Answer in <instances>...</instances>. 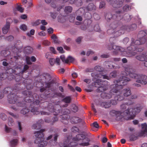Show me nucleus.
<instances>
[{
	"label": "nucleus",
	"mask_w": 147,
	"mask_h": 147,
	"mask_svg": "<svg viewBox=\"0 0 147 147\" xmlns=\"http://www.w3.org/2000/svg\"><path fill=\"white\" fill-rule=\"evenodd\" d=\"M129 138L130 141H134L138 139V136L133 134H131L129 136Z\"/></svg>",
	"instance_id": "obj_44"
},
{
	"label": "nucleus",
	"mask_w": 147,
	"mask_h": 147,
	"mask_svg": "<svg viewBox=\"0 0 147 147\" xmlns=\"http://www.w3.org/2000/svg\"><path fill=\"white\" fill-rule=\"evenodd\" d=\"M131 9V7L128 5H126L123 7V9L125 11H127Z\"/></svg>",
	"instance_id": "obj_51"
},
{
	"label": "nucleus",
	"mask_w": 147,
	"mask_h": 147,
	"mask_svg": "<svg viewBox=\"0 0 147 147\" xmlns=\"http://www.w3.org/2000/svg\"><path fill=\"white\" fill-rule=\"evenodd\" d=\"M50 106L49 105L48 107V110L51 112L55 113L54 114L55 115H57L61 111V107L59 105H55L54 106H52L50 107Z\"/></svg>",
	"instance_id": "obj_12"
},
{
	"label": "nucleus",
	"mask_w": 147,
	"mask_h": 147,
	"mask_svg": "<svg viewBox=\"0 0 147 147\" xmlns=\"http://www.w3.org/2000/svg\"><path fill=\"white\" fill-rule=\"evenodd\" d=\"M100 106L105 108H108L111 107L109 101L101 102L100 104Z\"/></svg>",
	"instance_id": "obj_26"
},
{
	"label": "nucleus",
	"mask_w": 147,
	"mask_h": 147,
	"mask_svg": "<svg viewBox=\"0 0 147 147\" xmlns=\"http://www.w3.org/2000/svg\"><path fill=\"white\" fill-rule=\"evenodd\" d=\"M40 20H38L35 22L32 23V25L33 26H36L40 24Z\"/></svg>",
	"instance_id": "obj_54"
},
{
	"label": "nucleus",
	"mask_w": 147,
	"mask_h": 147,
	"mask_svg": "<svg viewBox=\"0 0 147 147\" xmlns=\"http://www.w3.org/2000/svg\"><path fill=\"white\" fill-rule=\"evenodd\" d=\"M33 51V49L32 47L30 46L26 47L24 49V52L27 54H31Z\"/></svg>",
	"instance_id": "obj_25"
},
{
	"label": "nucleus",
	"mask_w": 147,
	"mask_h": 147,
	"mask_svg": "<svg viewBox=\"0 0 147 147\" xmlns=\"http://www.w3.org/2000/svg\"><path fill=\"white\" fill-rule=\"evenodd\" d=\"M1 118L3 120H5L7 118V116L5 114L1 113L0 114Z\"/></svg>",
	"instance_id": "obj_57"
},
{
	"label": "nucleus",
	"mask_w": 147,
	"mask_h": 147,
	"mask_svg": "<svg viewBox=\"0 0 147 147\" xmlns=\"http://www.w3.org/2000/svg\"><path fill=\"white\" fill-rule=\"evenodd\" d=\"M13 37L11 35H10L8 36L7 37L6 39L8 41H11L13 39Z\"/></svg>",
	"instance_id": "obj_64"
},
{
	"label": "nucleus",
	"mask_w": 147,
	"mask_h": 147,
	"mask_svg": "<svg viewBox=\"0 0 147 147\" xmlns=\"http://www.w3.org/2000/svg\"><path fill=\"white\" fill-rule=\"evenodd\" d=\"M72 111L74 112H76L78 111V107L75 105H72Z\"/></svg>",
	"instance_id": "obj_59"
},
{
	"label": "nucleus",
	"mask_w": 147,
	"mask_h": 147,
	"mask_svg": "<svg viewBox=\"0 0 147 147\" xmlns=\"http://www.w3.org/2000/svg\"><path fill=\"white\" fill-rule=\"evenodd\" d=\"M8 124L9 126H12L14 124V121L12 119L9 117L8 118Z\"/></svg>",
	"instance_id": "obj_47"
},
{
	"label": "nucleus",
	"mask_w": 147,
	"mask_h": 147,
	"mask_svg": "<svg viewBox=\"0 0 147 147\" xmlns=\"http://www.w3.org/2000/svg\"><path fill=\"white\" fill-rule=\"evenodd\" d=\"M70 120L72 123H77L81 121V119L79 117H72Z\"/></svg>",
	"instance_id": "obj_30"
},
{
	"label": "nucleus",
	"mask_w": 147,
	"mask_h": 147,
	"mask_svg": "<svg viewBox=\"0 0 147 147\" xmlns=\"http://www.w3.org/2000/svg\"><path fill=\"white\" fill-rule=\"evenodd\" d=\"M136 80V82L142 85H146L147 84V77L142 74H140Z\"/></svg>",
	"instance_id": "obj_13"
},
{
	"label": "nucleus",
	"mask_w": 147,
	"mask_h": 147,
	"mask_svg": "<svg viewBox=\"0 0 147 147\" xmlns=\"http://www.w3.org/2000/svg\"><path fill=\"white\" fill-rule=\"evenodd\" d=\"M26 63L28 65H31L32 64L30 61V58L28 56H26Z\"/></svg>",
	"instance_id": "obj_56"
},
{
	"label": "nucleus",
	"mask_w": 147,
	"mask_h": 147,
	"mask_svg": "<svg viewBox=\"0 0 147 147\" xmlns=\"http://www.w3.org/2000/svg\"><path fill=\"white\" fill-rule=\"evenodd\" d=\"M25 82H26L27 83L28 82V83L26 85V88L27 89H32L33 86L32 85V81L30 80H26L24 81Z\"/></svg>",
	"instance_id": "obj_27"
},
{
	"label": "nucleus",
	"mask_w": 147,
	"mask_h": 147,
	"mask_svg": "<svg viewBox=\"0 0 147 147\" xmlns=\"http://www.w3.org/2000/svg\"><path fill=\"white\" fill-rule=\"evenodd\" d=\"M115 38L114 37H111L109 39L110 43L108 45V49L109 50H114L113 51V53L114 55H117L119 51H120V47L114 45L115 43Z\"/></svg>",
	"instance_id": "obj_9"
},
{
	"label": "nucleus",
	"mask_w": 147,
	"mask_h": 147,
	"mask_svg": "<svg viewBox=\"0 0 147 147\" xmlns=\"http://www.w3.org/2000/svg\"><path fill=\"white\" fill-rule=\"evenodd\" d=\"M18 88L17 86L13 88V89L10 87H7L4 89L3 93L5 94L9 93L7 96V97L8 100L10 103L14 104L16 103V105L18 107H23L26 105L27 106V105L26 104V103H29L31 102L30 97L32 95V92L28 90L24 91L22 94L25 96L26 97L24 99V101L21 102L19 101L21 100L22 98L18 97L17 95L15 94L11 93V92H16L18 91Z\"/></svg>",
	"instance_id": "obj_1"
},
{
	"label": "nucleus",
	"mask_w": 147,
	"mask_h": 147,
	"mask_svg": "<svg viewBox=\"0 0 147 147\" xmlns=\"http://www.w3.org/2000/svg\"><path fill=\"white\" fill-rule=\"evenodd\" d=\"M110 105L111 106V105H115L117 104V102L116 100L115 99V100H111L109 101Z\"/></svg>",
	"instance_id": "obj_58"
},
{
	"label": "nucleus",
	"mask_w": 147,
	"mask_h": 147,
	"mask_svg": "<svg viewBox=\"0 0 147 147\" xmlns=\"http://www.w3.org/2000/svg\"><path fill=\"white\" fill-rule=\"evenodd\" d=\"M141 127L143 131L142 133L143 134H145L146 133H147V125L146 123H144L141 124Z\"/></svg>",
	"instance_id": "obj_37"
},
{
	"label": "nucleus",
	"mask_w": 147,
	"mask_h": 147,
	"mask_svg": "<svg viewBox=\"0 0 147 147\" xmlns=\"http://www.w3.org/2000/svg\"><path fill=\"white\" fill-rule=\"evenodd\" d=\"M15 73L16 74V76H14L13 75H10V80H12V79H14L17 82H18L20 80L21 78V76L20 74H18L17 73L18 72V71H14Z\"/></svg>",
	"instance_id": "obj_19"
},
{
	"label": "nucleus",
	"mask_w": 147,
	"mask_h": 147,
	"mask_svg": "<svg viewBox=\"0 0 147 147\" xmlns=\"http://www.w3.org/2000/svg\"><path fill=\"white\" fill-rule=\"evenodd\" d=\"M75 4L78 6H81L82 5V0H76Z\"/></svg>",
	"instance_id": "obj_55"
},
{
	"label": "nucleus",
	"mask_w": 147,
	"mask_h": 147,
	"mask_svg": "<svg viewBox=\"0 0 147 147\" xmlns=\"http://www.w3.org/2000/svg\"><path fill=\"white\" fill-rule=\"evenodd\" d=\"M147 34V30H141L139 32L138 35V36L139 38L142 39L146 36Z\"/></svg>",
	"instance_id": "obj_28"
},
{
	"label": "nucleus",
	"mask_w": 147,
	"mask_h": 147,
	"mask_svg": "<svg viewBox=\"0 0 147 147\" xmlns=\"http://www.w3.org/2000/svg\"><path fill=\"white\" fill-rule=\"evenodd\" d=\"M8 73H1L0 75L1 79L2 80L7 78L8 80H10V75L8 76Z\"/></svg>",
	"instance_id": "obj_29"
},
{
	"label": "nucleus",
	"mask_w": 147,
	"mask_h": 147,
	"mask_svg": "<svg viewBox=\"0 0 147 147\" xmlns=\"http://www.w3.org/2000/svg\"><path fill=\"white\" fill-rule=\"evenodd\" d=\"M136 58L138 60L141 61H144L145 60V57L142 55L137 56L136 57Z\"/></svg>",
	"instance_id": "obj_48"
},
{
	"label": "nucleus",
	"mask_w": 147,
	"mask_h": 147,
	"mask_svg": "<svg viewBox=\"0 0 147 147\" xmlns=\"http://www.w3.org/2000/svg\"><path fill=\"white\" fill-rule=\"evenodd\" d=\"M71 130L72 132H78L79 131V129L76 126H74L71 128Z\"/></svg>",
	"instance_id": "obj_52"
},
{
	"label": "nucleus",
	"mask_w": 147,
	"mask_h": 147,
	"mask_svg": "<svg viewBox=\"0 0 147 147\" xmlns=\"http://www.w3.org/2000/svg\"><path fill=\"white\" fill-rule=\"evenodd\" d=\"M121 11V12L122 14V16H123V14L122 13V11ZM132 18V16L131 15H129L128 14H125L124 15V17L123 18V17L122 18L121 20L119 21V22H120V24H122H122L121 23L122 21L123 20V19H124L126 22H129L130 21Z\"/></svg>",
	"instance_id": "obj_20"
},
{
	"label": "nucleus",
	"mask_w": 147,
	"mask_h": 147,
	"mask_svg": "<svg viewBox=\"0 0 147 147\" xmlns=\"http://www.w3.org/2000/svg\"><path fill=\"white\" fill-rule=\"evenodd\" d=\"M18 140L17 139H13L10 142L11 146L12 147H14L17 145L18 143Z\"/></svg>",
	"instance_id": "obj_36"
},
{
	"label": "nucleus",
	"mask_w": 147,
	"mask_h": 147,
	"mask_svg": "<svg viewBox=\"0 0 147 147\" xmlns=\"http://www.w3.org/2000/svg\"><path fill=\"white\" fill-rule=\"evenodd\" d=\"M105 19L107 22H109L111 20H115L114 22H116L117 23L119 21L121 20L122 18V14L120 11H117L113 15L110 13H107L105 15Z\"/></svg>",
	"instance_id": "obj_7"
},
{
	"label": "nucleus",
	"mask_w": 147,
	"mask_h": 147,
	"mask_svg": "<svg viewBox=\"0 0 147 147\" xmlns=\"http://www.w3.org/2000/svg\"><path fill=\"white\" fill-rule=\"evenodd\" d=\"M124 96L127 97L129 96L131 94V91L129 88H126L124 89L122 91Z\"/></svg>",
	"instance_id": "obj_23"
},
{
	"label": "nucleus",
	"mask_w": 147,
	"mask_h": 147,
	"mask_svg": "<svg viewBox=\"0 0 147 147\" xmlns=\"http://www.w3.org/2000/svg\"><path fill=\"white\" fill-rule=\"evenodd\" d=\"M10 28V26L5 25L2 28L3 33L4 34H6L8 32Z\"/></svg>",
	"instance_id": "obj_33"
},
{
	"label": "nucleus",
	"mask_w": 147,
	"mask_h": 147,
	"mask_svg": "<svg viewBox=\"0 0 147 147\" xmlns=\"http://www.w3.org/2000/svg\"><path fill=\"white\" fill-rule=\"evenodd\" d=\"M31 109V112L33 113L34 114L38 115L39 114V111H38V109L37 107H34L32 108Z\"/></svg>",
	"instance_id": "obj_38"
},
{
	"label": "nucleus",
	"mask_w": 147,
	"mask_h": 147,
	"mask_svg": "<svg viewBox=\"0 0 147 147\" xmlns=\"http://www.w3.org/2000/svg\"><path fill=\"white\" fill-rule=\"evenodd\" d=\"M105 3L104 1H102L100 2L99 8L100 9L105 8Z\"/></svg>",
	"instance_id": "obj_62"
},
{
	"label": "nucleus",
	"mask_w": 147,
	"mask_h": 147,
	"mask_svg": "<svg viewBox=\"0 0 147 147\" xmlns=\"http://www.w3.org/2000/svg\"><path fill=\"white\" fill-rule=\"evenodd\" d=\"M120 27L121 25L120 22H118L117 23H116V22H113L110 24V28L107 30V33L109 34L113 33L115 37H117L121 34H120V32L116 33L119 30H121L120 28Z\"/></svg>",
	"instance_id": "obj_8"
},
{
	"label": "nucleus",
	"mask_w": 147,
	"mask_h": 147,
	"mask_svg": "<svg viewBox=\"0 0 147 147\" xmlns=\"http://www.w3.org/2000/svg\"><path fill=\"white\" fill-rule=\"evenodd\" d=\"M131 67L128 66L126 67L125 68V72H127L128 73V74L129 77L131 78H134L135 79H138V75L140 74H137L135 73H133L131 72L130 69H131L130 68Z\"/></svg>",
	"instance_id": "obj_15"
},
{
	"label": "nucleus",
	"mask_w": 147,
	"mask_h": 147,
	"mask_svg": "<svg viewBox=\"0 0 147 147\" xmlns=\"http://www.w3.org/2000/svg\"><path fill=\"white\" fill-rule=\"evenodd\" d=\"M123 115V113L121 112L120 111H117L116 114L115 116L116 117V120H119V119H118V117H119V118L120 119L121 118V117H120L121 116H122Z\"/></svg>",
	"instance_id": "obj_46"
},
{
	"label": "nucleus",
	"mask_w": 147,
	"mask_h": 147,
	"mask_svg": "<svg viewBox=\"0 0 147 147\" xmlns=\"http://www.w3.org/2000/svg\"><path fill=\"white\" fill-rule=\"evenodd\" d=\"M141 109L140 107H136L133 109V108L130 107L124 111V116H128V120L133 119L135 115L140 112Z\"/></svg>",
	"instance_id": "obj_6"
},
{
	"label": "nucleus",
	"mask_w": 147,
	"mask_h": 147,
	"mask_svg": "<svg viewBox=\"0 0 147 147\" xmlns=\"http://www.w3.org/2000/svg\"><path fill=\"white\" fill-rule=\"evenodd\" d=\"M133 43H131L130 47H128L127 49L128 51V54L129 57H131L135 55L137 53V52H142L143 49L141 48H138L137 47L134 46L132 45Z\"/></svg>",
	"instance_id": "obj_10"
},
{
	"label": "nucleus",
	"mask_w": 147,
	"mask_h": 147,
	"mask_svg": "<svg viewBox=\"0 0 147 147\" xmlns=\"http://www.w3.org/2000/svg\"><path fill=\"white\" fill-rule=\"evenodd\" d=\"M94 30L97 32L100 31V27L98 24L95 25L94 26Z\"/></svg>",
	"instance_id": "obj_61"
},
{
	"label": "nucleus",
	"mask_w": 147,
	"mask_h": 147,
	"mask_svg": "<svg viewBox=\"0 0 147 147\" xmlns=\"http://www.w3.org/2000/svg\"><path fill=\"white\" fill-rule=\"evenodd\" d=\"M42 44L45 46H49L50 45V42L48 40H45L43 41Z\"/></svg>",
	"instance_id": "obj_63"
},
{
	"label": "nucleus",
	"mask_w": 147,
	"mask_h": 147,
	"mask_svg": "<svg viewBox=\"0 0 147 147\" xmlns=\"http://www.w3.org/2000/svg\"><path fill=\"white\" fill-rule=\"evenodd\" d=\"M121 94L119 93V94L115 96L114 98L117 101H121L124 99V97L123 96H121Z\"/></svg>",
	"instance_id": "obj_39"
},
{
	"label": "nucleus",
	"mask_w": 147,
	"mask_h": 147,
	"mask_svg": "<svg viewBox=\"0 0 147 147\" xmlns=\"http://www.w3.org/2000/svg\"><path fill=\"white\" fill-rule=\"evenodd\" d=\"M94 69L96 71L100 72L99 74H97H97L99 75L100 74L104 75L102 73V71L103 70V68L102 67L99 65H97L94 67Z\"/></svg>",
	"instance_id": "obj_31"
},
{
	"label": "nucleus",
	"mask_w": 147,
	"mask_h": 147,
	"mask_svg": "<svg viewBox=\"0 0 147 147\" xmlns=\"http://www.w3.org/2000/svg\"><path fill=\"white\" fill-rule=\"evenodd\" d=\"M61 116L62 117L61 119V121L65 124H67L68 123V121L67 119V117H64L62 116Z\"/></svg>",
	"instance_id": "obj_45"
},
{
	"label": "nucleus",
	"mask_w": 147,
	"mask_h": 147,
	"mask_svg": "<svg viewBox=\"0 0 147 147\" xmlns=\"http://www.w3.org/2000/svg\"><path fill=\"white\" fill-rule=\"evenodd\" d=\"M75 61V59L71 56H69L66 59V63H68L69 62H73Z\"/></svg>",
	"instance_id": "obj_42"
},
{
	"label": "nucleus",
	"mask_w": 147,
	"mask_h": 147,
	"mask_svg": "<svg viewBox=\"0 0 147 147\" xmlns=\"http://www.w3.org/2000/svg\"><path fill=\"white\" fill-rule=\"evenodd\" d=\"M73 140L78 142L79 144L83 146H87L90 145V139L86 137L85 134H81L77 135L73 138Z\"/></svg>",
	"instance_id": "obj_5"
},
{
	"label": "nucleus",
	"mask_w": 147,
	"mask_h": 147,
	"mask_svg": "<svg viewBox=\"0 0 147 147\" xmlns=\"http://www.w3.org/2000/svg\"><path fill=\"white\" fill-rule=\"evenodd\" d=\"M30 111V109H28V108L26 107V108H23L21 111L20 112L21 114L23 115H25L28 113Z\"/></svg>",
	"instance_id": "obj_40"
},
{
	"label": "nucleus",
	"mask_w": 147,
	"mask_h": 147,
	"mask_svg": "<svg viewBox=\"0 0 147 147\" xmlns=\"http://www.w3.org/2000/svg\"><path fill=\"white\" fill-rule=\"evenodd\" d=\"M130 79L125 76H122L118 80L114 81L115 84L111 86V90L109 93L102 92L101 94V97L104 99H109L111 98L115 94L120 93L121 90L123 88V86L127 84Z\"/></svg>",
	"instance_id": "obj_2"
},
{
	"label": "nucleus",
	"mask_w": 147,
	"mask_h": 147,
	"mask_svg": "<svg viewBox=\"0 0 147 147\" xmlns=\"http://www.w3.org/2000/svg\"><path fill=\"white\" fill-rule=\"evenodd\" d=\"M93 16L95 19L96 20H98L100 18L99 15L96 13H94L93 14Z\"/></svg>",
	"instance_id": "obj_60"
},
{
	"label": "nucleus",
	"mask_w": 147,
	"mask_h": 147,
	"mask_svg": "<svg viewBox=\"0 0 147 147\" xmlns=\"http://www.w3.org/2000/svg\"><path fill=\"white\" fill-rule=\"evenodd\" d=\"M146 41V39L144 38H143L142 39L139 38V40H135L134 42V44L136 45H140L145 43Z\"/></svg>",
	"instance_id": "obj_24"
},
{
	"label": "nucleus",
	"mask_w": 147,
	"mask_h": 147,
	"mask_svg": "<svg viewBox=\"0 0 147 147\" xmlns=\"http://www.w3.org/2000/svg\"><path fill=\"white\" fill-rule=\"evenodd\" d=\"M13 21V20L11 18H8L6 20V24L5 25L10 26V24L12 23Z\"/></svg>",
	"instance_id": "obj_50"
},
{
	"label": "nucleus",
	"mask_w": 147,
	"mask_h": 147,
	"mask_svg": "<svg viewBox=\"0 0 147 147\" xmlns=\"http://www.w3.org/2000/svg\"><path fill=\"white\" fill-rule=\"evenodd\" d=\"M110 62L109 61H105L104 64L106 66V68L109 69H117L119 68L120 67L119 66H115L110 63Z\"/></svg>",
	"instance_id": "obj_21"
},
{
	"label": "nucleus",
	"mask_w": 147,
	"mask_h": 147,
	"mask_svg": "<svg viewBox=\"0 0 147 147\" xmlns=\"http://www.w3.org/2000/svg\"><path fill=\"white\" fill-rule=\"evenodd\" d=\"M29 68V66L27 65H24L23 69L20 67H16L15 68V71H18V72H17L18 74H23L24 73L26 72V71Z\"/></svg>",
	"instance_id": "obj_16"
},
{
	"label": "nucleus",
	"mask_w": 147,
	"mask_h": 147,
	"mask_svg": "<svg viewBox=\"0 0 147 147\" xmlns=\"http://www.w3.org/2000/svg\"><path fill=\"white\" fill-rule=\"evenodd\" d=\"M71 100V98L70 96H68L63 98L62 101L66 103H69Z\"/></svg>",
	"instance_id": "obj_35"
},
{
	"label": "nucleus",
	"mask_w": 147,
	"mask_h": 147,
	"mask_svg": "<svg viewBox=\"0 0 147 147\" xmlns=\"http://www.w3.org/2000/svg\"><path fill=\"white\" fill-rule=\"evenodd\" d=\"M91 76L93 78L92 80L94 82L95 86L98 87L97 91L98 92H102L106 91L107 88L105 84L104 85L103 83H106L105 81L102 82L99 78H103V79H109V77L107 75H103L100 74H97L96 73H92L91 74ZM107 83V82H106Z\"/></svg>",
	"instance_id": "obj_3"
},
{
	"label": "nucleus",
	"mask_w": 147,
	"mask_h": 147,
	"mask_svg": "<svg viewBox=\"0 0 147 147\" xmlns=\"http://www.w3.org/2000/svg\"><path fill=\"white\" fill-rule=\"evenodd\" d=\"M51 97L53 98L54 97H60L63 98L64 97L62 94L60 92H55L53 95H52Z\"/></svg>",
	"instance_id": "obj_41"
},
{
	"label": "nucleus",
	"mask_w": 147,
	"mask_h": 147,
	"mask_svg": "<svg viewBox=\"0 0 147 147\" xmlns=\"http://www.w3.org/2000/svg\"><path fill=\"white\" fill-rule=\"evenodd\" d=\"M70 112V110L67 109H65L62 110V113L64 115L69 114Z\"/></svg>",
	"instance_id": "obj_49"
},
{
	"label": "nucleus",
	"mask_w": 147,
	"mask_h": 147,
	"mask_svg": "<svg viewBox=\"0 0 147 147\" xmlns=\"http://www.w3.org/2000/svg\"><path fill=\"white\" fill-rule=\"evenodd\" d=\"M44 122V121L42 119H40L32 125V129H39L41 127V124H43Z\"/></svg>",
	"instance_id": "obj_17"
},
{
	"label": "nucleus",
	"mask_w": 147,
	"mask_h": 147,
	"mask_svg": "<svg viewBox=\"0 0 147 147\" xmlns=\"http://www.w3.org/2000/svg\"><path fill=\"white\" fill-rule=\"evenodd\" d=\"M45 83L46 85L45 86V88H51L53 86L54 84V82L52 80L49 82H45Z\"/></svg>",
	"instance_id": "obj_34"
},
{
	"label": "nucleus",
	"mask_w": 147,
	"mask_h": 147,
	"mask_svg": "<svg viewBox=\"0 0 147 147\" xmlns=\"http://www.w3.org/2000/svg\"><path fill=\"white\" fill-rule=\"evenodd\" d=\"M10 54V52L8 51L4 50L2 51L1 52V56L4 57H8Z\"/></svg>",
	"instance_id": "obj_32"
},
{
	"label": "nucleus",
	"mask_w": 147,
	"mask_h": 147,
	"mask_svg": "<svg viewBox=\"0 0 147 147\" xmlns=\"http://www.w3.org/2000/svg\"><path fill=\"white\" fill-rule=\"evenodd\" d=\"M70 137H68L66 140L64 141L63 145V147H70L75 145V144L73 142H70L69 139Z\"/></svg>",
	"instance_id": "obj_18"
},
{
	"label": "nucleus",
	"mask_w": 147,
	"mask_h": 147,
	"mask_svg": "<svg viewBox=\"0 0 147 147\" xmlns=\"http://www.w3.org/2000/svg\"><path fill=\"white\" fill-rule=\"evenodd\" d=\"M124 1V0H112L111 3L113 7L117 8L121 7Z\"/></svg>",
	"instance_id": "obj_14"
},
{
	"label": "nucleus",
	"mask_w": 147,
	"mask_h": 147,
	"mask_svg": "<svg viewBox=\"0 0 147 147\" xmlns=\"http://www.w3.org/2000/svg\"><path fill=\"white\" fill-rule=\"evenodd\" d=\"M20 29L24 31H26L27 30L26 26L25 24L21 25L20 27Z\"/></svg>",
	"instance_id": "obj_53"
},
{
	"label": "nucleus",
	"mask_w": 147,
	"mask_h": 147,
	"mask_svg": "<svg viewBox=\"0 0 147 147\" xmlns=\"http://www.w3.org/2000/svg\"><path fill=\"white\" fill-rule=\"evenodd\" d=\"M121 27L120 28L121 29L119 30L118 32H117L116 33H120V34H123L125 30L127 31H129L130 30H135L137 28V25L135 24H133L129 26H124L122 25V24H121Z\"/></svg>",
	"instance_id": "obj_11"
},
{
	"label": "nucleus",
	"mask_w": 147,
	"mask_h": 147,
	"mask_svg": "<svg viewBox=\"0 0 147 147\" xmlns=\"http://www.w3.org/2000/svg\"><path fill=\"white\" fill-rule=\"evenodd\" d=\"M45 131L44 129H41L40 131L34 133L35 136L36 137V139L34 140V143L38 144V147H45V146L47 144V142L44 140V134L43 132Z\"/></svg>",
	"instance_id": "obj_4"
},
{
	"label": "nucleus",
	"mask_w": 147,
	"mask_h": 147,
	"mask_svg": "<svg viewBox=\"0 0 147 147\" xmlns=\"http://www.w3.org/2000/svg\"><path fill=\"white\" fill-rule=\"evenodd\" d=\"M72 10V8L70 6H67L65 7V11L66 13H71Z\"/></svg>",
	"instance_id": "obj_43"
},
{
	"label": "nucleus",
	"mask_w": 147,
	"mask_h": 147,
	"mask_svg": "<svg viewBox=\"0 0 147 147\" xmlns=\"http://www.w3.org/2000/svg\"><path fill=\"white\" fill-rule=\"evenodd\" d=\"M96 7L93 3H90L87 7V10L91 12H94L96 10Z\"/></svg>",
	"instance_id": "obj_22"
}]
</instances>
